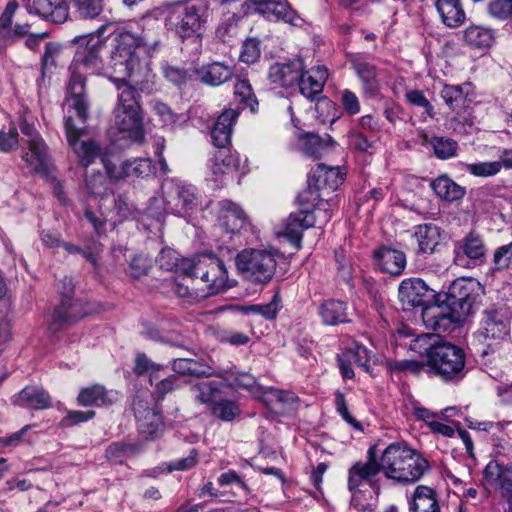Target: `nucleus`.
I'll return each mask as SVG.
<instances>
[{"label": "nucleus", "mask_w": 512, "mask_h": 512, "mask_svg": "<svg viewBox=\"0 0 512 512\" xmlns=\"http://www.w3.org/2000/svg\"><path fill=\"white\" fill-rule=\"evenodd\" d=\"M85 182L87 190L92 195L97 197H104L108 194L109 182L103 173L99 171L93 172L86 177Z\"/></svg>", "instance_id": "obj_55"}, {"label": "nucleus", "mask_w": 512, "mask_h": 512, "mask_svg": "<svg viewBox=\"0 0 512 512\" xmlns=\"http://www.w3.org/2000/svg\"><path fill=\"white\" fill-rule=\"evenodd\" d=\"M13 403L32 410H44L52 407V399L49 393L34 385L24 387L13 397Z\"/></svg>", "instance_id": "obj_30"}, {"label": "nucleus", "mask_w": 512, "mask_h": 512, "mask_svg": "<svg viewBox=\"0 0 512 512\" xmlns=\"http://www.w3.org/2000/svg\"><path fill=\"white\" fill-rule=\"evenodd\" d=\"M431 147L438 159H449L456 156L458 143L452 138L434 136L431 138Z\"/></svg>", "instance_id": "obj_51"}, {"label": "nucleus", "mask_w": 512, "mask_h": 512, "mask_svg": "<svg viewBox=\"0 0 512 512\" xmlns=\"http://www.w3.org/2000/svg\"><path fill=\"white\" fill-rule=\"evenodd\" d=\"M161 189L164 209L167 212L186 217L192 215L200 205L199 196L193 186L176 180H166Z\"/></svg>", "instance_id": "obj_15"}, {"label": "nucleus", "mask_w": 512, "mask_h": 512, "mask_svg": "<svg viewBox=\"0 0 512 512\" xmlns=\"http://www.w3.org/2000/svg\"><path fill=\"white\" fill-rule=\"evenodd\" d=\"M113 113L115 126L120 132L126 133L133 141L140 142L144 139L138 88H124L118 94V103Z\"/></svg>", "instance_id": "obj_8"}, {"label": "nucleus", "mask_w": 512, "mask_h": 512, "mask_svg": "<svg viewBox=\"0 0 512 512\" xmlns=\"http://www.w3.org/2000/svg\"><path fill=\"white\" fill-rule=\"evenodd\" d=\"M190 269L188 277L199 278L207 285V295H215L228 288V273L224 262L213 254H202L183 263Z\"/></svg>", "instance_id": "obj_13"}, {"label": "nucleus", "mask_w": 512, "mask_h": 512, "mask_svg": "<svg viewBox=\"0 0 512 512\" xmlns=\"http://www.w3.org/2000/svg\"><path fill=\"white\" fill-rule=\"evenodd\" d=\"M77 118H79L77 116ZM81 125H76L72 116L64 119V129L69 147L75 153L79 164L88 167L95 162L97 158H101L105 150L95 140H80L86 132V122L78 119Z\"/></svg>", "instance_id": "obj_16"}, {"label": "nucleus", "mask_w": 512, "mask_h": 512, "mask_svg": "<svg viewBox=\"0 0 512 512\" xmlns=\"http://www.w3.org/2000/svg\"><path fill=\"white\" fill-rule=\"evenodd\" d=\"M242 19L222 14L221 21L216 29V37L224 43H229L239 33V22Z\"/></svg>", "instance_id": "obj_52"}, {"label": "nucleus", "mask_w": 512, "mask_h": 512, "mask_svg": "<svg viewBox=\"0 0 512 512\" xmlns=\"http://www.w3.org/2000/svg\"><path fill=\"white\" fill-rule=\"evenodd\" d=\"M484 476L489 482L497 484L501 497L512 512V462L503 464L497 460L490 461L484 469Z\"/></svg>", "instance_id": "obj_23"}, {"label": "nucleus", "mask_w": 512, "mask_h": 512, "mask_svg": "<svg viewBox=\"0 0 512 512\" xmlns=\"http://www.w3.org/2000/svg\"><path fill=\"white\" fill-rule=\"evenodd\" d=\"M406 101L414 106L422 107L424 113L429 118L435 117V111L433 105L425 97L424 93L418 89L408 90L405 94Z\"/></svg>", "instance_id": "obj_61"}, {"label": "nucleus", "mask_w": 512, "mask_h": 512, "mask_svg": "<svg viewBox=\"0 0 512 512\" xmlns=\"http://www.w3.org/2000/svg\"><path fill=\"white\" fill-rule=\"evenodd\" d=\"M193 261V259H180L178 253L171 248H163L156 259L159 267L165 271L175 270L181 272L188 277L190 269H184L183 263Z\"/></svg>", "instance_id": "obj_46"}, {"label": "nucleus", "mask_w": 512, "mask_h": 512, "mask_svg": "<svg viewBox=\"0 0 512 512\" xmlns=\"http://www.w3.org/2000/svg\"><path fill=\"white\" fill-rule=\"evenodd\" d=\"M25 7L29 14L38 15L56 24L64 23L69 16L66 0H28Z\"/></svg>", "instance_id": "obj_21"}, {"label": "nucleus", "mask_w": 512, "mask_h": 512, "mask_svg": "<svg viewBox=\"0 0 512 512\" xmlns=\"http://www.w3.org/2000/svg\"><path fill=\"white\" fill-rule=\"evenodd\" d=\"M62 247L69 254H81L89 263L92 264L95 269H98V259L101 252V247L99 244H93L87 249H83L80 246L68 242H63Z\"/></svg>", "instance_id": "obj_56"}, {"label": "nucleus", "mask_w": 512, "mask_h": 512, "mask_svg": "<svg viewBox=\"0 0 512 512\" xmlns=\"http://www.w3.org/2000/svg\"><path fill=\"white\" fill-rule=\"evenodd\" d=\"M209 410L213 417L223 422H232L241 414V408L236 400L220 396L214 401Z\"/></svg>", "instance_id": "obj_42"}, {"label": "nucleus", "mask_w": 512, "mask_h": 512, "mask_svg": "<svg viewBox=\"0 0 512 512\" xmlns=\"http://www.w3.org/2000/svg\"><path fill=\"white\" fill-rule=\"evenodd\" d=\"M278 252L246 249L237 254L236 266L243 277L255 284L269 283L276 272Z\"/></svg>", "instance_id": "obj_12"}, {"label": "nucleus", "mask_w": 512, "mask_h": 512, "mask_svg": "<svg viewBox=\"0 0 512 512\" xmlns=\"http://www.w3.org/2000/svg\"><path fill=\"white\" fill-rule=\"evenodd\" d=\"M139 432L145 438H153L157 435L163 425L162 415L159 409L146 413L145 416L137 420Z\"/></svg>", "instance_id": "obj_48"}, {"label": "nucleus", "mask_w": 512, "mask_h": 512, "mask_svg": "<svg viewBox=\"0 0 512 512\" xmlns=\"http://www.w3.org/2000/svg\"><path fill=\"white\" fill-rule=\"evenodd\" d=\"M210 162V170L215 181L224 175L238 171L241 167L238 153H232L228 149H219Z\"/></svg>", "instance_id": "obj_34"}, {"label": "nucleus", "mask_w": 512, "mask_h": 512, "mask_svg": "<svg viewBox=\"0 0 512 512\" xmlns=\"http://www.w3.org/2000/svg\"><path fill=\"white\" fill-rule=\"evenodd\" d=\"M261 55L260 41L256 38L247 39L243 45L240 53V60L247 64L255 63Z\"/></svg>", "instance_id": "obj_64"}, {"label": "nucleus", "mask_w": 512, "mask_h": 512, "mask_svg": "<svg viewBox=\"0 0 512 512\" xmlns=\"http://www.w3.org/2000/svg\"><path fill=\"white\" fill-rule=\"evenodd\" d=\"M150 268L151 263L149 259L143 255L137 254L130 259L126 273L134 279H139L147 275Z\"/></svg>", "instance_id": "obj_60"}, {"label": "nucleus", "mask_w": 512, "mask_h": 512, "mask_svg": "<svg viewBox=\"0 0 512 512\" xmlns=\"http://www.w3.org/2000/svg\"><path fill=\"white\" fill-rule=\"evenodd\" d=\"M192 389L196 392L195 400L200 404H208L209 408L218 398L220 393L219 385L215 381L197 383L192 387Z\"/></svg>", "instance_id": "obj_50"}, {"label": "nucleus", "mask_w": 512, "mask_h": 512, "mask_svg": "<svg viewBox=\"0 0 512 512\" xmlns=\"http://www.w3.org/2000/svg\"><path fill=\"white\" fill-rule=\"evenodd\" d=\"M509 334V319L502 310L486 309L483 312L480 329L472 343L473 350L484 358L492 351L490 341H501Z\"/></svg>", "instance_id": "obj_14"}, {"label": "nucleus", "mask_w": 512, "mask_h": 512, "mask_svg": "<svg viewBox=\"0 0 512 512\" xmlns=\"http://www.w3.org/2000/svg\"><path fill=\"white\" fill-rule=\"evenodd\" d=\"M252 5L254 11L269 21L301 27L304 19L292 8L288 0H220L222 14L243 19L247 16Z\"/></svg>", "instance_id": "obj_6"}, {"label": "nucleus", "mask_w": 512, "mask_h": 512, "mask_svg": "<svg viewBox=\"0 0 512 512\" xmlns=\"http://www.w3.org/2000/svg\"><path fill=\"white\" fill-rule=\"evenodd\" d=\"M149 384L153 387L154 396L159 400H163L167 394L178 390L182 386L179 375L176 373L165 375V370L153 376V380Z\"/></svg>", "instance_id": "obj_41"}, {"label": "nucleus", "mask_w": 512, "mask_h": 512, "mask_svg": "<svg viewBox=\"0 0 512 512\" xmlns=\"http://www.w3.org/2000/svg\"><path fill=\"white\" fill-rule=\"evenodd\" d=\"M486 257V246L482 236L470 231L464 238L455 242L454 263L457 266L467 267L468 261L482 263Z\"/></svg>", "instance_id": "obj_19"}, {"label": "nucleus", "mask_w": 512, "mask_h": 512, "mask_svg": "<svg viewBox=\"0 0 512 512\" xmlns=\"http://www.w3.org/2000/svg\"><path fill=\"white\" fill-rule=\"evenodd\" d=\"M72 44L77 46L74 59L69 67L70 78L67 86L68 100L76 116L82 122L89 118V102L86 93V78L84 71L100 74L103 70V62L100 51L103 43L99 37L93 34H85L74 37Z\"/></svg>", "instance_id": "obj_1"}, {"label": "nucleus", "mask_w": 512, "mask_h": 512, "mask_svg": "<svg viewBox=\"0 0 512 512\" xmlns=\"http://www.w3.org/2000/svg\"><path fill=\"white\" fill-rule=\"evenodd\" d=\"M199 80L209 86H220L233 77L232 67L222 62H213L195 70Z\"/></svg>", "instance_id": "obj_33"}, {"label": "nucleus", "mask_w": 512, "mask_h": 512, "mask_svg": "<svg viewBox=\"0 0 512 512\" xmlns=\"http://www.w3.org/2000/svg\"><path fill=\"white\" fill-rule=\"evenodd\" d=\"M379 472H382V469L380 468V461H377V446L373 445L367 451V461L356 462L349 469V491L352 493L357 492L363 482L370 481Z\"/></svg>", "instance_id": "obj_20"}, {"label": "nucleus", "mask_w": 512, "mask_h": 512, "mask_svg": "<svg viewBox=\"0 0 512 512\" xmlns=\"http://www.w3.org/2000/svg\"><path fill=\"white\" fill-rule=\"evenodd\" d=\"M260 399L272 413L277 415H287L296 411L299 401L293 392L273 387L263 390Z\"/></svg>", "instance_id": "obj_24"}, {"label": "nucleus", "mask_w": 512, "mask_h": 512, "mask_svg": "<svg viewBox=\"0 0 512 512\" xmlns=\"http://www.w3.org/2000/svg\"><path fill=\"white\" fill-rule=\"evenodd\" d=\"M347 304L340 300L327 299L320 303L318 314L325 325L335 326L349 322Z\"/></svg>", "instance_id": "obj_37"}, {"label": "nucleus", "mask_w": 512, "mask_h": 512, "mask_svg": "<svg viewBox=\"0 0 512 512\" xmlns=\"http://www.w3.org/2000/svg\"><path fill=\"white\" fill-rule=\"evenodd\" d=\"M239 114V110L228 108L219 115L211 131V138L215 147L227 149L231 144L232 128Z\"/></svg>", "instance_id": "obj_27"}, {"label": "nucleus", "mask_w": 512, "mask_h": 512, "mask_svg": "<svg viewBox=\"0 0 512 512\" xmlns=\"http://www.w3.org/2000/svg\"><path fill=\"white\" fill-rule=\"evenodd\" d=\"M466 171L476 177H492L501 171V165L497 161L470 163Z\"/></svg>", "instance_id": "obj_58"}, {"label": "nucleus", "mask_w": 512, "mask_h": 512, "mask_svg": "<svg viewBox=\"0 0 512 512\" xmlns=\"http://www.w3.org/2000/svg\"><path fill=\"white\" fill-rule=\"evenodd\" d=\"M119 399V392L107 389L104 385L95 383L80 389L77 402L84 407H108Z\"/></svg>", "instance_id": "obj_26"}, {"label": "nucleus", "mask_w": 512, "mask_h": 512, "mask_svg": "<svg viewBox=\"0 0 512 512\" xmlns=\"http://www.w3.org/2000/svg\"><path fill=\"white\" fill-rule=\"evenodd\" d=\"M467 88L466 84L463 85H449L444 84L441 91L440 96L445 102V104L452 111L459 112L467 106V94L465 91Z\"/></svg>", "instance_id": "obj_43"}, {"label": "nucleus", "mask_w": 512, "mask_h": 512, "mask_svg": "<svg viewBox=\"0 0 512 512\" xmlns=\"http://www.w3.org/2000/svg\"><path fill=\"white\" fill-rule=\"evenodd\" d=\"M166 367L162 364L152 361L145 353H138L135 358L133 372L137 376L147 375L149 382L153 380L158 372H163Z\"/></svg>", "instance_id": "obj_49"}, {"label": "nucleus", "mask_w": 512, "mask_h": 512, "mask_svg": "<svg viewBox=\"0 0 512 512\" xmlns=\"http://www.w3.org/2000/svg\"><path fill=\"white\" fill-rule=\"evenodd\" d=\"M379 461L385 477L403 485L416 483L429 468L428 461L404 442L389 444Z\"/></svg>", "instance_id": "obj_4"}, {"label": "nucleus", "mask_w": 512, "mask_h": 512, "mask_svg": "<svg viewBox=\"0 0 512 512\" xmlns=\"http://www.w3.org/2000/svg\"><path fill=\"white\" fill-rule=\"evenodd\" d=\"M115 42L109 61V67L112 69L109 79L120 93L124 88H137L138 80L133 79L135 85L128 84L126 80L135 78L144 70L136 49L141 46L155 49L159 41L149 42L145 37L124 31L115 38Z\"/></svg>", "instance_id": "obj_3"}, {"label": "nucleus", "mask_w": 512, "mask_h": 512, "mask_svg": "<svg viewBox=\"0 0 512 512\" xmlns=\"http://www.w3.org/2000/svg\"><path fill=\"white\" fill-rule=\"evenodd\" d=\"M344 181V174L339 167H328L324 164H318L308 180V187L304 191H310L318 197L316 202L317 213H322L321 224H326L331 219L332 198H329L333 192Z\"/></svg>", "instance_id": "obj_10"}, {"label": "nucleus", "mask_w": 512, "mask_h": 512, "mask_svg": "<svg viewBox=\"0 0 512 512\" xmlns=\"http://www.w3.org/2000/svg\"><path fill=\"white\" fill-rule=\"evenodd\" d=\"M435 6L442 23L449 28H457L466 20L461 0H437Z\"/></svg>", "instance_id": "obj_35"}, {"label": "nucleus", "mask_w": 512, "mask_h": 512, "mask_svg": "<svg viewBox=\"0 0 512 512\" xmlns=\"http://www.w3.org/2000/svg\"><path fill=\"white\" fill-rule=\"evenodd\" d=\"M462 33L465 44L474 49H487L494 42L493 30L483 26L470 25Z\"/></svg>", "instance_id": "obj_40"}, {"label": "nucleus", "mask_w": 512, "mask_h": 512, "mask_svg": "<svg viewBox=\"0 0 512 512\" xmlns=\"http://www.w3.org/2000/svg\"><path fill=\"white\" fill-rule=\"evenodd\" d=\"M350 64L361 82L363 93L369 97L375 96L380 90L378 68L359 54L351 56Z\"/></svg>", "instance_id": "obj_22"}, {"label": "nucleus", "mask_w": 512, "mask_h": 512, "mask_svg": "<svg viewBox=\"0 0 512 512\" xmlns=\"http://www.w3.org/2000/svg\"><path fill=\"white\" fill-rule=\"evenodd\" d=\"M329 77L328 69L324 65L305 69L302 72L301 79L297 81L300 93L310 101H316V109L323 107L333 108V102L322 96L323 88Z\"/></svg>", "instance_id": "obj_18"}, {"label": "nucleus", "mask_w": 512, "mask_h": 512, "mask_svg": "<svg viewBox=\"0 0 512 512\" xmlns=\"http://www.w3.org/2000/svg\"><path fill=\"white\" fill-rule=\"evenodd\" d=\"M441 228L434 224H420L414 228V237L418 243V253L432 254L441 240Z\"/></svg>", "instance_id": "obj_36"}, {"label": "nucleus", "mask_w": 512, "mask_h": 512, "mask_svg": "<svg viewBox=\"0 0 512 512\" xmlns=\"http://www.w3.org/2000/svg\"><path fill=\"white\" fill-rule=\"evenodd\" d=\"M218 222L227 233H236L245 225L246 215L238 204L224 199L218 203Z\"/></svg>", "instance_id": "obj_29"}, {"label": "nucleus", "mask_w": 512, "mask_h": 512, "mask_svg": "<svg viewBox=\"0 0 512 512\" xmlns=\"http://www.w3.org/2000/svg\"><path fill=\"white\" fill-rule=\"evenodd\" d=\"M78 14L85 19L98 17L104 8V0H73Z\"/></svg>", "instance_id": "obj_54"}, {"label": "nucleus", "mask_w": 512, "mask_h": 512, "mask_svg": "<svg viewBox=\"0 0 512 512\" xmlns=\"http://www.w3.org/2000/svg\"><path fill=\"white\" fill-rule=\"evenodd\" d=\"M171 368L179 377L192 376L200 378L214 375L213 367L205 359L176 358L171 361Z\"/></svg>", "instance_id": "obj_32"}, {"label": "nucleus", "mask_w": 512, "mask_h": 512, "mask_svg": "<svg viewBox=\"0 0 512 512\" xmlns=\"http://www.w3.org/2000/svg\"><path fill=\"white\" fill-rule=\"evenodd\" d=\"M512 262V241L498 247L493 255V270L503 271L509 268Z\"/></svg>", "instance_id": "obj_62"}, {"label": "nucleus", "mask_w": 512, "mask_h": 512, "mask_svg": "<svg viewBox=\"0 0 512 512\" xmlns=\"http://www.w3.org/2000/svg\"><path fill=\"white\" fill-rule=\"evenodd\" d=\"M429 374L447 383H458L466 376V354L450 342H439L426 349Z\"/></svg>", "instance_id": "obj_7"}, {"label": "nucleus", "mask_w": 512, "mask_h": 512, "mask_svg": "<svg viewBox=\"0 0 512 512\" xmlns=\"http://www.w3.org/2000/svg\"><path fill=\"white\" fill-rule=\"evenodd\" d=\"M57 289L61 295V301L48 320V330L53 334L70 328L87 315L83 303L72 299L74 284L71 277L64 276L58 283Z\"/></svg>", "instance_id": "obj_11"}, {"label": "nucleus", "mask_w": 512, "mask_h": 512, "mask_svg": "<svg viewBox=\"0 0 512 512\" xmlns=\"http://www.w3.org/2000/svg\"><path fill=\"white\" fill-rule=\"evenodd\" d=\"M410 512H440L437 493L428 486L419 485L409 503Z\"/></svg>", "instance_id": "obj_38"}, {"label": "nucleus", "mask_w": 512, "mask_h": 512, "mask_svg": "<svg viewBox=\"0 0 512 512\" xmlns=\"http://www.w3.org/2000/svg\"><path fill=\"white\" fill-rule=\"evenodd\" d=\"M347 139L349 147L357 152H369L373 147V141L356 129L348 132Z\"/></svg>", "instance_id": "obj_63"}, {"label": "nucleus", "mask_w": 512, "mask_h": 512, "mask_svg": "<svg viewBox=\"0 0 512 512\" xmlns=\"http://www.w3.org/2000/svg\"><path fill=\"white\" fill-rule=\"evenodd\" d=\"M27 150L23 149L22 159L34 172L46 174L49 170L50 158L48 147L43 139L27 142Z\"/></svg>", "instance_id": "obj_31"}, {"label": "nucleus", "mask_w": 512, "mask_h": 512, "mask_svg": "<svg viewBox=\"0 0 512 512\" xmlns=\"http://www.w3.org/2000/svg\"><path fill=\"white\" fill-rule=\"evenodd\" d=\"M304 69L305 65L301 58H295L287 63H275L269 68L268 79L273 84L289 88L301 79Z\"/></svg>", "instance_id": "obj_25"}, {"label": "nucleus", "mask_w": 512, "mask_h": 512, "mask_svg": "<svg viewBox=\"0 0 512 512\" xmlns=\"http://www.w3.org/2000/svg\"><path fill=\"white\" fill-rule=\"evenodd\" d=\"M475 300L473 281L458 278L447 292H438L437 304L425 310L423 322L437 334L449 332L471 313Z\"/></svg>", "instance_id": "obj_2"}, {"label": "nucleus", "mask_w": 512, "mask_h": 512, "mask_svg": "<svg viewBox=\"0 0 512 512\" xmlns=\"http://www.w3.org/2000/svg\"><path fill=\"white\" fill-rule=\"evenodd\" d=\"M140 451L141 447L138 444L114 442L106 448L105 456L110 461L122 463Z\"/></svg>", "instance_id": "obj_47"}, {"label": "nucleus", "mask_w": 512, "mask_h": 512, "mask_svg": "<svg viewBox=\"0 0 512 512\" xmlns=\"http://www.w3.org/2000/svg\"><path fill=\"white\" fill-rule=\"evenodd\" d=\"M151 173V162L148 159L136 158L122 163L123 178L144 177Z\"/></svg>", "instance_id": "obj_53"}, {"label": "nucleus", "mask_w": 512, "mask_h": 512, "mask_svg": "<svg viewBox=\"0 0 512 512\" xmlns=\"http://www.w3.org/2000/svg\"><path fill=\"white\" fill-rule=\"evenodd\" d=\"M208 17L207 0H189L173 7L166 18V26L182 42L201 41Z\"/></svg>", "instance_id": "obj_5"}, {"label": "nucleus", "mask_w": 512, "mask_h": 512, "mask_svg": "<svg viewBox=\"0 0 512 512\" xmlns=\"http://www.w3.org/2000/svg\"><path fill=\"white\" fill-rule=\"evenodd\" d=\"M430 187L439 198L448 202L460 200L465 195V188L446 175L432 180Z\"/></svg>", "instance_id": "obj_39"}, {"label": "nucleus", "mask_w": 512, "mask_h": 512, "mask_svg": "<svg viewBox=\"0 0 512 512\" xmlns=\"http://www.w3.org/2000/svg\"><path fill=\"white\" fill-rule=\"evenodd\" d=\"M317 195L310 191H302L298 195L299 210L292 212L283 224V231L279 235L284 236L290 244L300 250L302 247L303 231L315 226L322 225L319 219L323 214L317 213L316 202Z\"/></svg>", "instance_id": "obj_9"}, {"label": "nucleus", "mask_w": 512, "mask_h": 512, "mask_svg": "<svg viewBox=\"0 0 512 512\" xmlns=\"http://www.w3.org/2000/svg\"><path fill=\"white\" fill-rule=\"evenodd\" d=\"M489 15L497 20L506 21L512 18L511 0H492L487 7Z\"/></svg>", "instance_id": "obj_59"}, {"label": "nucleus", "mask_w": 512, "mask_h": 512, "mask_svg": "<svg viewBox=\"0 0 512 512\" xmlns=\"http://www.w3.org/2000/svg\"><path fill=\"white\" fill-rule=\"evenodd\" d=\"M345 356L357 366L363 368L365 372H371L370 361L373 355L364 345L356 344L354 349L349 350Z\"/></svg>", "instance_id": "obj_57"}, {"label": "nucleus", "mask_w": 512, "mask_h": 512, "mask_svg": "<svg viewBox=\"0 0 512 512\" xmlns=\"http://www.w3.org/2000/svg\"><path fill=\"white\" fill-rule=\"evenodd\" d=\"M300 140L302 151L314 159L320 158L328 146L334 142L330 136L326 139H322L319 135L314 133H306L301 136Z\"/></svg>", "instance_id": "obj_44"}, {"label": "nucleus", "mask_w": 512, "mask_h": 512, "mask_svg": "<svg viewBox=\"0 0 512 512\" xmlns=\"http://www.w3.org/2000/svg\"><path fill=\"white\" fill-rule=\"evenodd\" d=\"M375 264L379 269L393 276H399L406 267V255L403 251L383 246L374 254Z\"/></svg>", "instance_id": "obj_28"}, {"label": "nucleus", "mask_w": 512, "mask_h": 512, "mask_svg": "<svg viewBox=\"0 0 512 512\" xmlns=\"http://www.w3.org/2000/svg\"><path fill=\"white\" fill-rule=\"evenodd\" d=\"M234 95L242 109L249 108L255 113L258 108V100L248 79H239L234 85Z\"/></svg>", "instance_id": "obj_45"}, {"label": "nucleus", "mask_w": 512, "mask_h": 512, "mask_svg": "<svg viewBox=\"0 0 512 512\" xmlns=\"http://www.w3.org/2000/svg\"><path fill=\"white\" fill-rule=\"evenodd\" d=\"M437 295L434 289L430 288L420 278L404 279L398 288V297L404 310L416 307L422 308V315L428 307L437 304Z\"/></svg>", "instance_id": "obj_17"}]
</instances>
